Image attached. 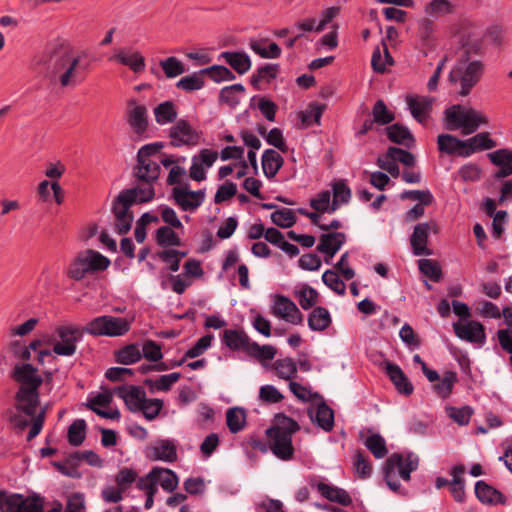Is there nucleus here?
Masks as SVG:
<instances>
[{
	"instance_id": "41",
	"label": "nucleus",
	"mask_w": 512,
	"mask_h": 512,
	"mask_svg": "<svg viewBox=\"0 0 512 512\" xmlns=\"http://www.w3.org/2000/svg\"><path fill=\"white\" fill-rule=\"evenodd\" d=\"M394 120V112L387 108L382 99L377 100L372 108V122H375L376 125L384 126L392 123Z\"/></svg>"
},
{
	"instance_id": "54",
	"label": "nucleus",
	"mask_w": 512,
	"mask_h": 512,
	"mask_svg": "<svg viewBox=\"0 0 512 512\" xmlns=\"http://www.w3.org/2000/svg\"><path fill=\"white\" fill-rule=\"evenodd\" d=\"M86 422L84 419L75 420L68 428V441L72 446H79L83 443L86 434Z\"/></svg>"
},
{
	"instance_id": "50",
	"label": "nucleus",
	"mask_w": 512,
	"mask_h": 512,
	"mask_svg": "<svg viewBox=\"0 0 512 512\" xmlns=\"http://www.w3.org/2000/svg\"><path fill=\"white\" fill-rule=\"evenodd\" d=\"M456 6L449 0H432L430 1L425 12L430 16H445L453 14Z\"/></svg>"
},
{
	"instance_id": "51",
	"label": "nucleus",
	"mask_w": 512,
	"mask_h": 512,
	"mask_svg": "<svg viewBox=\"0 0 512 512\" xmlns=\"http://www.w3.org/2000/svg\"><path fill=\"white\" fill-rule=\"evenodd\" d=\"M276 354L277 350L274 346L269 344L260 346L255 341H252L247 353L248 356L257 359L258 361L272 360Z\"/></svg>"
},
{
	"instance_id": "42",
	"label": "nucleus",
	"mask_w": 512,
	"mask_h": 512,
	"mask_svg": "<svg viewBox=\"0 0 512 512\" xmlns=\"http://www.w3.org/2000/svg\"><path fill=\"white\" fill-rule=\"evenodd\" d=\"M266 40H251L249 47L253 52L265 59H277L281 55V48L275 42H271L268 48L263 47Z\"/></svg>"
},
{
	"instance_id": "18",
	"label": "nucleus",
	"mask_w": 512,
	"mask_h": 512,
	"mask_svg": "<svg viewBox=\"0 0 512 512\" xmlns=\"http://www.w3.org/2000/svg\"><path fill=\"white\" fill-rule=\"evenodd\" d=\"M160 165L157 161H145L137 159V163L132 169V175L135 182L154 184L160 176Z\"/></svg>"
},
{
	"instance_id": "40",
	"label": "nucleus",
	"mask_w": 512,
	"mask_h": 512,
	"mask_svg": "<svg viewBox=\"0 0 512 512\" xmlns=\"http://www.w3.org/2000/svg\"><path fill=\"white\" fill-rule=\"evenodd\" d=\"M438 381L439 382L433 386L434 391L439 397L443 399L448 398L452 393L455 383L458 381L457 373L452 370H447Z\"/></svg>"
},
{
	"instance_id": "4",
	"label": "nucleus",
	"mask_w": 512,
	"mask_h": 512,
	"mask_svg": "<svg viewBox=\"0 0 512 512\" xmlns=\"http://www.w3.org/2000/svg\"><path fill=\"white\" fill-rule=\"evenodd\" d=\"M281 425L272 426L266 430L270 441V450L279 459L288 461L294 455L292 435L299 430V424L292 418L279 414Z\"/></svg>"
},
{
	"instance_id": "3",
	"label": "nucleus",
	"mask_w": 512,
	"mask_h": 512,
	"mask_svg": "<svg viewBox=\"0 0 512 512\" xmlns=\"http://www.w3.org/2000/svg\"><path fill=\"white\" fill-rule=\"evenodd\" d=\"M484 69L482 61L460 57L452 67L448 81L460 96L466 97L481 80Z\"/></svg>"
},
{
	"instance_id": "59",
	"label": "nucleus",
	"mask_w": 512,
	"mask_h": 512,
	"mask_svg": "<svg viewBox=\"0 0 512 512\" xmlns=\"http://www.w3.org/2000/svg\"><path fill=\"white\" fill-rule=\"evenodd\" d=\"M365 446L377 459L383 458L388 452L385 440L379 434H373L367 437Z\"/></svg>"
},
{
	"instance_id": "2",
	"label": "nucleus",
	"mask_w": 512,
	"mask_h": 512,
	"mask_svg": "<svg viewBox=\"0 0 512 512\" xmlns=\"http://www.w3.org/2000/svg\"><path fill=\"white\" fill-rule=\"evenodd\" d=\"M37 372L38 369L30 363H18L11 373V377L20 384L14 396V407L26 416H34L40 404L39 388L43 379Z\"/></svg>"
},
{
	"instance_id": "49",
	"label": "nucleus",
	"mask_w": 512,
	"mask_h": 512,
	"mask_svg": "<svg viewBox=\"0 0 512 512\" xmlns=\"http://www.w3.org/2000/svg\"><path fill=\"white\" fill-rule=\"evenodd\" d=\"M201 73H205L216 83H220L223 81H233L235 80V74L223 65H212L207 68L201 69Z\"/></svg>"
},
{
	"instance_id": "23",
	"label": "nucleus",
	"mask_w": 512,
	"mask_h": 512,
	"mask_svg": "<svg viewBox=\"0 0 512 512\" xmlns=\"http://www.w3.org/2000/svg\"><path fill=\"white\" fill-rule=\"evenodd\" d=\"M346 242V235L343 232H331L322 234L317 245V251L333 257Z\"/></svg>"
},
{
	"instance_id": "17",
	"label": "nucleus",
	"mask_w": 512,
	"mask_h": 512,
	"mask_svg": "<svg viewBox=\"0 0 512 512\" xmlns=\"http://www.w3.org/2000/svg\"><path fill=\"white\" fill-rule=\"evenodd\" d=\"M384 365L385 373L395 386L397 392L405 396H410L414 391V387L401 367L389 361H386Z\"/></svg>"
},
{
	"instance_id": "36",
	"label": "nucleus",
	"mask_w": 512,
	"mask_h": 512,
	"mask_svg": "<svg viewBox=\"0 0 512 512\" xmlns=\"http://www.w3.org/2000/svg\"><path fill=\"white\" fill-rule=\"evenodd\" d=\"M280 72L279 64L267 63L259 67L250 78V83L255 90H260V82L270 83Z\"/></svg>"
},
{
	"instance_id": "35",
	"label": "nucleus",
	"mask_w": 512,
	"mask_h": 512,
	"mask_svg": "<svg viewBox=\"0 0 512 512\" xmlns=\"http://www.w3.org/2000/svg\"><path fill=\"white\" fill-rule=\"evenodd\" d=\"M307 322H308V327L312 331L321 332V331H324L325 329H327L331 325L332 318H331V315H330L328 309H326L322 306H317V307H314L313 310L311 311V313L309 314Z\"/></svg>"
},
{
	"instance_id": "1",
	"label": "nucleus",
	"mask_w": 512,
	"mask_h": 512,
	"mask_svg": "<svg viewBox=\"0 0 512 512\" xmlns=\"http://www.w3.org/2000/svg\"><path fill=\"white\" fill-rule=\"evenodd\" d=\"M32 67L50 82L58 81L61 87H75L82 81L81 71L87 65L81 64L80 56L74 54L66 40L57 38L35 54Z\"/></svg>"
},
{
	"instance_id": "58",
	"label": "nucleus",
	"mask_w": 512,
	"mask_h": 512,
	"mask_svg": "<svg viewBox=\"0 0 512 512\" xmlns=\"http://www.w3.org/2000/svg\"><path fill=\"white\" fill-rule=\"evenodd\" d=\"M161 476L160 467H154L152 470L145 475L140 477L136 482V487L139 490H144L146 493L157 490V483Z\"/></svg>"
},
{
	"instance_id": "43",
	"label": "nucleus",
	"mask_w": 512,
	"mask_h": 512,
	"mask_svg": "<svg viewBox=\"0 0 512 512\" xmlns=\"http://www.w3.org/2000/svg\"><path fill=\"white\" fill-rule=\"evenodd\" d=\"M181 377L179 372H173L167 375H162L158 379L153 380L151 378H147L144 380V385L148 386L151 391L154 389L159 391H168L171 386L176 383Z\"/></svg>"
},
{
	"instance_id": "32",
	"label": "nucleus",
	"mask_w": 512,
	"mask_h": 512,
	"mask_svg": "<svg viewBox=\"0 0 512 512\" xmlns=\"http://www.w3.org/2000/svg\"><path fill=\"white\" fill-rule=\"evenodd\" d=\"M385 132L387 138L398 145H404L409 148L415 141L410 130L400 123H395L386 127Z\"/></svg>"
},
{
	"instance_id": "56",
	"label": "nucleus",
	"mask_w": 512,
	"mask_h": 512,
	"mask_svg": "<svg viewBox=\"0 0 512 512\" xmlns=\"http://www.w3.org/2000/svg\"><path fill=\"white\" fill-rule=\"evenodd\" d=\"M323 283L340 296L346 293V284L340 279L335 270L328 269L322 275Z\"/></svg>"
},
{
	"instance_id": "37",
	"label": "nucleus",
	"mask_w": 512,
	"mask_h": 512,
	"mask_svg": "<svg viewBox=\"0 0 512 512\" xmlns=\"http://www.w3.org/2000/svg\"><path fill=\"white\" fill-rule=\"evenodd\" d=\"M465 472V467L463 465H455L451 469V475L453 479L450 482V493L453 496L454 500L459 503H463L465 501V483L462 478V474Z\"/></svg>"
},
{
	"instance_id": "26",
	"label": "nucleus",
	"mask_w": 512,
	"mask_h": 512,
	"mask_svg": "<svg viewBox=\"0 0 512 512\" xmlns=\"http://www.w3.org/2000/svg\"><path fill=\"white\" fill-rule=\"evenodd\" d=\"M128 123L137 134H142L148 127L147 109L144 105H136L135 100L129 102Z\"/></svg>"
},
{
	"instance_id": "12",
	"label": "nucleus",
	"mask_w": 512,
	"mask_h": 512,
	"mask_svg": "<svg viewBox=\"0 0 512 512\" xmlns=\"http://www.w3.org/2000/svg\"><path fill=\"white\" fill-rule=\"evenodd\" d=\"M21 413L22 412L17 411V413L11 414L9 416V422L13 425L15 429L20 431H23L31 424V428L27 435V441H31L41 432L43 428L46 409L43 408L39 412L36 411L34 416H29L31 418V421L24 418L21 415Z\"/></svg>"
},
{
	"instance_id": "45",
	"label": "nucleus",
	"mask_w": 512,
	"mask_h": 512,
	"mask_svg": "<svg viewBox=\"0 0 512 512\" xmlns=\"http://www.w3.org/2000/svg\"><path fill=\"white\" fill-rule=\"evenodd\" d=\"M203 75H206V74L201 73V70L194 72L189 76H185V77L181 78L176 83V87L185 92H193V91L200 90L205 85Z\"/></svg>"
},
{
	"instance_id": "8",
	"label": "nucleus",
	"mask_w": 512,
	"mask_h": 512,
	"mask_svg": "<svg viewBox=\"0 0 512 512\" xmlns=\"http://www.w3.org/2000/svg\"><path fill=\"white\" fill-rule=\"evenodd\" d=\"M86 333L83 327L76 325H60L55 329V335L59 341L53 345V353L59 356H73L77 350V343L83 339Z\"/></svg>"
},
{
	"instance_id": "24",
	"label": "nucleus",
	"mask_w": 512,
	"mask_h": 512,
	"mask_svg": "<svg viewBox=\"0 0 512 512\" xmlns=\"http://www.w3.org/2000/svg\"><path fill=\"white\" fill-rule=\"evenodd\" d=\"M434 99L432 97L423 96V97H413L408 96L406 102L408 104V108L414 117L419 123H423L424 120L429 116L432 111Z\"/></svg>"
},
{
	"instance_id": "61",
	"label": "nucleus",
	"mask_w": 512,
	"mask_h": 512,
	"mask_svg": "<svg viewBox=\"0 0 512 512\" xmlns=\"http://www.w3.org/2000/svg\"><path fill=\"white\" fill-rule=\"evenodd\" d=\"M401 200H417L418 204L431 205L434 202V197L429 190H406L400 194Z\"/></svg>"
},
{
	"instance_id": "38",
	"label": "nucleus",
	"mask_w": 512,
	"mask_h": 512,
	"mask_svg": "<svg viewBox=\"0 0 512 512\" xmlns=\"http://www.w3.org/2000/svg\"><path fill=\"white\" fill-rule=\"evenodd\" d=\"M155 120L160 125L173 123L177 119L176 106L172 101H165L154 108Z\"/></svg>"
},
{
	"instance_id": "20",
	"label": "nucleus",
	"mask_w": 512,
	"mask_h": 512,
	"mask_svg": "<svg viewBox=\"0 0 512 512\" xmlns=\"http://www.w3.org/2000/svg\"><path fill=\"white\" fill-rule=\"evenodd\" d=\"M146 457L154 461L172 463L177 460V448L171 440L159 439L146 451Z\"/></svg>"
},
{
	"instance_id": "15",
	"label": "nucleus",
	"mask_w": 512,
	"mask_h": 512,
	"mask_svg": "<svg viewBox=\"0 0 512 512\" xmlns=\"http://www.w3.org/2000/svg\"><path fill=\"white\" fill-rule=\"evenodd\" d=\"M134 187L123 189L118 195L122 196L132 206L152 201L155 189L152 183L136 182Z\"/></svg>"
},
{
	"instance_id": "57",
	"label": "nucleus",
	"mask_w": 512,
	"mask_h": 512,
	"mask_svg": "<svg viewBox=\"0 0 512 512\" xmlns=\"http://www.w3.org/2000/svg\"><path fill=\"white\" fill-rule=\"evenodd\" d=\"M163 401L161 399L153 398L148 399L146 398L143 404L138 408V412H142L143 416L146 420L152 421L154 420L161 412L163 408Z\"/></svg>"
},
{
	"instance_id": "25",
	"label": "nucleus",
	"mask_w": 512,
	"mask_h": 512,
	"mask_svg": "<svg viewBox=\"0 0 512 512\" xmlns=\"http://www.w3.org/2000/svg\"><path fill=\"white\" fill-rule=\"evenodd\" d=\"M475 495L478 500L484 504L497 505L506 503V497L499 490L483 480L476 482Z\"/></svg>"
},
{
	"instance_id": "44",
	"label": "nucleus",
	"mask_w": 512,
	"mask_h": 512,
	"mask_svg": "<svg viewBox=\"0 0 512 512\" xmlns=\"http://www.w3.org/2000/svg\"><path fill=\"white\" fill-rule=\"evenodd\" d=\"M244 92H245V87L240 83L233 84L230 86H225L220 90L219 102L224 103V104L234 108L240 102L237 94L244 93Z\"/></svg>"
},
{
	"instance_id": "14",
	"label": "nucleus",
	"mask_w": 512,
	"mask_h": 512,
	"mask_svg": "<svg viewBox=\"0 0 512 512\" xmlns=\"http://www.w3.org/2000/svg\"><path fill=\"white\" fill-rule=\"evenodd\" d=\"M114 394L121 398L127 408L133 412H138L140 407L146 399L145 390L140 386L134 385H121L113 389Z\"/></svg>"
},
{
	"instance_id": "48",
	"label": "nucleus",
	"mask_w": 512,
	"mask_h": 512,
	"mask_svg": "<svg viewBox=\"0 0 512 512\" xmlns=\"http://www.w3.org/2000/svg\"><path fill=\"white\" fill-rule=\"evenodd\" d=\"M156 242L161 247L180 246L182 241L180 237L169 226H161L156 230Z\"/></svg>"
},
{
	"instance_id": "60",
	"label": "nucleus",
	"mask_w": 512,
	"mask_h": 512,
	"mask_svg": "<svg viewBox=\"0 0 512 512\" xmlns=\"http://www.w3.org/2000/svg\"><path fill=\"white\" fill-rule=\"evenodd\" d=\"M418 267L421 273L429 277L434 282H439L442 278V271L437 262L432 259H420Z\"/></svg>"
},
{
	"instance_id": "27",
	"label": "nucleus",
	"mask_w": 512,
	"mask_h": 512,
	"mask_svg": "<svg viewBox=\"0 0 512 512\" xmlns=\"http://www.w3.org/2000/svg\"><path fill=\"white\" fill-rule=\"evenodd\" d=\"M219 60H224L238 74L243 75L251 68L252 62L245 52L225 51L219 55Z\"/></svg>"
},
{
	"instance_id": "64",
	"label": "nucleus",
	"mask_w": 512,
	"mask_h": 512,
	"mask_svg": "<svg viewBox=\"0 0 512 512\" xmlns=\"http://www.w3.org/2000/svg\"><path fill=\"white\" fill-rule=\"evenodd\" d=\"M213 335L207 334L197 340V342L185 352V358H196L202 355L210 346Z\"/></svg>"
},
{
	"instance_id": "34",
	"label": "nucleus",
	"mask_w": 512,
	"mask_h": 512,
	"mask_svg": "<svg viewBox=\"0 0 512 512\" xmlns=\"http://www.w3.org/2000/svg\"><path fill=\"white\" fill-rule=\"evenodd\" d=\"M311 420L325 432L332 431L334 427V411L322 400L316 409L315 415L310 413Z\"/></svg>"
},
{
	"instance_id": "31",
	"label": "nucleus",
	"mask_w": 512,
	"mask_h": 512,
	"mask_svg": "<svg viewBox=\"0 0 512 512\" xmlns=\"http://www.w3.org/2000/svg\"><path fill=\"white\" fill-rule=\"evenodd\" d=\"M261 160L263 173L268 179L274 178L284 164L283 157L274 149H266Z\"/></svg>"
},
{
	"instance_id": "10",
	"label": "nucleus",
	"mask_w": 512,
	"mask_h": 512,
	"mask_svg": "<svg viewBox=\"0 0 512 512\" xmlns=\"http://www.w3.org/2000/svg\"><path fill=\"white\" fill-rule=\"evenodd\" d=\"M45 499L38 493H11L5 512H44Z\"/></svg>"
},
{
	"instance_id": "55",
	"label": "nucleus",
	"mask_w": 512,
	"mask_h": 512,
	"mask_svg": "<svg viewBox=\"0 0 512 512\" xmlns=\"http://www.w3.org/2000/svg\"><path fill=\"white\" fill-rule=\"evenodd\" d=\"M274 369L279 378L289 380L297 373V365L291 358L278 359L274 362Z\"/></svg>"
},
{
	"instance_id": "16",
	"label": "nucleus",
	"mask_w": 512,
	"mask_h": 512,
	"mask_svg": "<svg viewBox=\"0 0 512 512\" xmlns=\"http://www.w3.org/2000/svg\"><path fill=\"white\" fill-rule=\"evenodd\" d=\"M454 333L457 337L470 343L484 344L486 340L485 328L477 321H470L467 324L459 322L453 324Z\"/></svg>"
},
{
	"instance_id": "19",
	"label": "nucleus",
	"mask_w": 512,
	"mask_h": 512,
	"mask_svg": "<svg viewBox=\"0 0 512 512\" xmlns=\"http://www.w3.org/2000/svg\"><path fill=\"white\" fill-rule=\"evenodd\" d=\"M430 224L427 222L418 223L414 226L413 233L410 236V244L413 254L416 256H430L432 251L427 247Z\"/></svg>"
},
{
	"instance_id": "7",
	"label": "nucleus",
	"mask_w": 512,
	"mask_h": 512,
	"mask_svg": "<svg viewBox=\"0 0 512 512\" xmlns=\"http://www.w3.org/2000/svg\"><path fill=\"white\" fill-rule=\"evenodd\" d=\"M130 328L131 321L111 315L98 316L84 326L86 333L94 337H119L125 335Z\"/></svg>"
},
{
	"instance_id": "28",
	"label": "nucleus",
	"mask_w": 512,
	"mask_h": 512,
	"mask_svg": "<svg viewBox=\"0 0 512 512\" xmlns=\"http://www.w3.org/2000/svg\"><path fill=\"white\" fill-rule=\"evenodd\" d=\"M319 493L331 502H336L342 506H349L352 503V498L349 493L337 486L328 485L323 482H319L316 485Z\"/></svg>"
},
{
	"instance_id": "52",
	"label": "nucleus",
	"mask_w": 512,
	"mask_h": 512,
	"mask_svg": "<svg viewBox=\"0 0 512 512\" xmlns=\"http://www.w3.org/2000/svg\"><path fill=\"white\" fill-rule=\"evenodd\" d=\"M159 64L167 78H175L186 72L185 65L174 56L161 60Z\"/></svg>"
},
{
	"instance_id": "11",
	"label": "nucleus",
	"mask_w": 512,
	"mask_h": 512,
	"mask_svg": "<svg viewBox=\"0 0 512 512\" xmlns=\"http://www.w3.org/2000/svg\"><path fill=\"white\" fill-rule=\"evenodd\" d=\"M132 205L122 196L117 195L113 202L111 211L115 217L114 228L119 235L127 234L134 220L133 212L130 210Z\"/></svg>"
},
{
	"instance_id": "47",
	"label": "nucleus",
	"mask_w": 512,
	"mask_h": 512,
	"mask_svg": "<svg viewBox=\"0 0 512 512\" xmlns=\"http://www.w3.org/2000/svg\"><path fill=\"white\" fill-rule=\"evenodd\" d=\"M142 353L137 344H129L116 352V361L123 365H131L138 362Z\"/></svg>"
},
{
	"instance_id": "30",
	"label": "nucleus",
	"mask_w": 512,
	"mask_h": 512,
	"mask_svg": "<svg viewBox=\"0 0 512 512\" xmlns=\"http://www.w3.org/2000/svg\"><path fill=\"white\" fill-rule=\"evenodd\" d=\"M110 61L118 62L122 65L129 67L134 73L138 74L145 70V58L138 51L131 54H126L123 50L112 55Z\"/></svg>"
},
{
	"instance_id": "53",
	"label": "nucleus",
	"mask_w": 512,
	"mask_h": 512,
	"mask_svg": "<svg viewBox=\"0 0 512 512\" xmlns=\"http://www.w3.org/2000/svg\"><path fill=\"white\" fill-rule=\"evenodd\" d=\"M270 218L273 224L281 228H290L297 221L294 211L289 208L276 210L271 214Z\"/></svg>"
},
{
	"instance_id": "29",
	"label": "nucleus",
	"mask_w": 512,
	"mask_h": 512,
	"mask_svg": "<svg viewBox=\"0 0 512 512\" xmlns=\"http://www.w3.org/2000/svg\"><path fill=\"white\" fill-rule=\"evenodd\" d=\"M385 465L389 470L395 471V468H398L412 473L418 468L419 458L412 452L407 453L405 459L401 453H393L387 458Z\"/></svg>"
},
{
	"instance_id": "33",
	"label": "nucleus",
	"mask_w": 512,
	"mask_h": 512,
	"mask_svg": "<svg viewBox=\"0 0 512 512\" xmlns=\"http://www.w3.org/2000/svg\"><path fill=\"white\" fill-rule=\"evenodd\" d=\"M437 146L441 153L461 157L462 151L465 150V140H461L451 134H440L437 137Z\"/></svg>"
},
{
	"instance_id": "21",
	"label": "nucleus",
	"mask_w": 512,
	"mask_h": 512,
	"mask_svg": "<svg viewBox=\"0 0 512 512\" xmlns=\"http://www.w3.org/2000/svg\"><path fill=\"white\" fill-rule=\"evenodd\" d=\"M222 343L232 351L248 353L252 340L243 330L225 329L222 333Z\"/></svg>"
},
{
	"instance_id": "5",
	"label": "nucleus",
	"mask_w": 512,
	"mask_h": 512,
	"mask_svg": "<svg viewBox=\"0 0 512 512\" xmlns=\"http://www.w3.org/2000/svg\"><path fill=\"white\" fill-rule=\"evenodd\" d=\"M446 129L455 131L462 129L463 135L476 132L481 125L488 124V118L481 112L455 104L444 111Z\"/></svg>"
},
{
	"instance_id": "63",
	"label": "nucleus",
	"mask_w": 512,
	"mask_h": 512,
	"mask_svg": "<svg viewBox=\"0 0 512 512\" xmlns=\"http://www.w3.org/2000/svg\"><path fill=\"white\" fill-rule=\"evenodd\" d=\"M448 416L459 425H467L473 415V409L470 406L460 408L449 407L447 409Z\"/></svg>"
},
{
	"instance_id": "22",
	"label": "nucleus",
	"mask_w": 512,
	"mask_h": 512,
	"mask_svg": "<svg viewBox=\"0 0 512 512\" xmlns=\"http://www.w3.org/2000/svg\"><path fill=\"white\" fill-rule=\"evenodd\" d=\"M496 146L497 143L490 137L489 132H481L465 140V150L462 151L461 157L467 158L474 153L490 150Z\"/></svg>"
},
{
	"instance_id": "13",
	"label": "nucleus",
	"mask_w": 512,
	"mask_h": 512,
	"mask_svg": "<svg viewBox=\"0 0 512 512\" xmlns=\"http://www.w3.org/2000/svg\"><path fill=\"white\" fill-rule=\"evenodd\" d=\"M173 199L182 211H195L205 200V190L191 191L187 188H174Z\"/></svg>"
},
{
	"instance_id": "62",
	"label": "nucleus",
	"mask_w": 512,
	"mask_h": 512,
	"mask_svg": "<svg viewBox=\"0 0 512 512\" xmlns=\"http://www.w3.org/2000/svg\"><path fill=\"white\" fill-rule=\"evenodd\" d=\"M387 156L405 166H413L415 164V156L411 152L395 146H390L387 149Z\"/></svg>"
},
{
	"instance_id": "39",
	"label": "nucleus",
	"mask_w": 512,
	"mask_h": 512,
	"mask_svg": "<svg viewBox=\"0 0 512 512\" xmlns=\"http://www.w3.org/2000/svg\"><path fill=\"white\" fill-rule=\"evenodd\" d=\"M226 423L231 433L240 432L246 425V412L241 407L229 408L226 412Z\"/></svg>"
},
{
	"instance_id": "9",
	"label": "nucleus",
	"mask_w": 512,
	"mask_h": 512,
	"mask_svg": "<svg viewBox=\"0 0 512 512\" xmlns=\"http://www.w3.org/2000/svg\"><path fill=\"white\" fill-rule=\"evenodd\" d=\"M172 147L196 146L200 141V133L185 119H179L168 132Z\"/></svg>"
},
{
	"instance_id": "6",
	"label": "nucleus",
	"mask_w": 512,
	"mask_h": 512,
	"mask_svg": "<svg viewBox=\"0 0 512 512\" xmlns=\"http://www.w3.org/2000/svg\"><path fill=\"white\" fill-rule=\"evenodd\" d=\"M110 265V260L99 252L86 249L80 251L71 260L65 270L66 276L73 281H82L88 275L103 271Z\"/></svg>"
},
{
	"instance_id": "46",
	"label": "nucleus",
	"mask_w": 512,
	"mask_h": 512,
	"mask_svg": "<svg viewBox=\"0 0 512 512\" xmlns=\"http://www.w3.org/2000/svg\"><path fill=\"white\" fill-rule=\"evenodd\" d=\"M296 297L298 299L299 305L304 310H309L315 306L318 302L319 293L313 287L305 284L296 291Z\"/></svg>"
}]
</instances>
